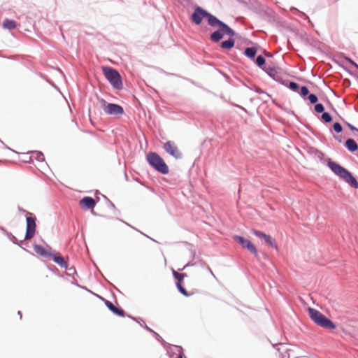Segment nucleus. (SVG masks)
Masks as SVG:
<instances>
[{
    "label": "nucleus",
    "instance_id": "obj_32",
    "mask_svg": "<svg viewBox=\"0 0 358 358\" xmlns=\"http://www.w3.org/2000/svg\"><path fill=\"white\" fill-rule=\"evenodd\" d=\"M178 292L185 296H189L190 294L186 290V289L182 286V283L176 284Z\"/></svg>",
    "mask_w": 358,
    "mask_h": 358
},
{
    "label": "nucleus",
    "instance_id": "obj_8",
    "mask_svg": "<svg viewBox=\"0 0 358 358\" xmlns=\"http://www.w3.org/2000/svg\"><path fill=\"white\" fill-rule=\"evenodd\" d=\"M164 348L170 358H187L184 354L183 348L180 345L166 343Z\"/></svg>",
    "mask_w": 358,
    "mask_h": 358
},
{
    "label": "nucleus",
    "instance_id": "obj_12",
    "mask_svg": "<svg viewBox=\"0 0 358 358\" xmlns=\"http://www.w3.org/2000/svg\"><path fill=\"white\" fill-rule=\"evenodd\" d=\"M99 298L104 302V304L106 307L115 315L120 317H124L125 312L121 307L115 306L111 301L104 299L102 296H99Z\"/></svg>",
    "mask_w": 358,
    "mask_h": 358
},
{
    "label": "nucleus",
    "instance_id": "obj_38",
    "mask_svg": "<svg viewBox=\"0 0 358 358\" xmlns=\"http://www.w3.org/2000/svg\"><path fill=\"white\" fill-rule=\"evenodd\" d=\"M333 129L338 134L342 132L343 127L340 122H336L333 124Z\"/></svg>",
    "mask_w": 358,
    "mask_h": 358
},
{
    "label": "nucleus",
    "instance_id": "obj_50",
    "mask_svg": "<svg viewBox=\"0 0 358 358\" xmlns=\"http://www.w3.org/2000/svg\"><path fill=\"white\" fill-rule=\"evenodd\" d=\"M101 217H106V218H108V219H110V217H108V216H105V215H101Z\"/></svg>",
    "mask_w": 358,
    "mask_h": 358
},
{
    "label": "nucleus",
    "instance_id": "obj_2",
    "mask_svg": "<svg viewBox=\"0 0 358 358\" xmlns=\"http://www.w3.org/2000/svg\"><path fill=\"white\" fill-rule=\"evenodd\" d=\"M308 313L310 318L317 326L330 330L335 329L336 328V324L320 311L313 308H308Z\"/></svg>",
    "mask_w": 358,
    "mask_h": 358
},
{
    "label": "nucleus",
    "instance_id": "obj_21",
    "mask_svg": "<svg viewBox=\"0 0 358 358\" xmlns=\"http://www.w3.org/2000/svg\"><path fill=\"white\" fill-rule=\"evenodd\" d=\"M235 40L234 38L229 37L228 39L223 41L220 43V48L224 50H231L234 47Z\"/></svg>",
    "mask_w": 358,
    "mask_h": 358
},
{
    "label": "nucleus",
    "instance_id": "obj_44",
    "mask_svg": "<svg viewBox=\"0 0 358 358\" xmlns=\"http://www.w3.org/2000/svg\"><path fill=\"white\" fill-rule=\"evenodd\" d=\"M334 138L338 142L342 143V137L341 136L334 135Z\"/></svg>",
    "mask_w": 358,
    "mask_h": 358
},
{
    "label": "nucleus",
    "instance_id": "obj_35",
    "mask_svg": "<svg viewBox=\"0 0 358 358\" xmlns=\"http://www.w3.org/2000/svg\"><path fill=\"white\" fill-rule=\"evenodd\" d=\"M101 196L106 200V201L108 202V205L110 208H113L117 213L116 214H120V210H118L115 204L105 195L103 194H101Z\"/></svg>",
    "mask_w": 358,
    "mask_h": 358
},
{
    "label": "nucleus",
    "instance_id": "obj_54",
    "mask_svg": "<svg viewBox=\"0 0 358 358\" xmlns=\"http://www.w3.org/2000/svg\"><path fill=\"white\" fill-rule=\"evenodd\" d=\"M125 178H126L127 180V178H127V173H125Z\"/></svg>",
    "mask_w": 358,
    "mask_h": 358
},
{
    "label": "nucleus",
    "instance_id": "obj_7",
    "mask_svg": "<svg viewBox=\"0 0 358 358\" xmlns=\"http://www.w3.org/2000/svg\"><path fill=\"white\" fill-rule=\"evenodd\" d=\"M163 149L167 154L176 159H181L182 158V153L180 151L174 141H166L163 145Z\"/></svg>",
    "mask_w": 358,
    "mask_h": 358
},
{
    "label": "nucleus",
    "instance_id": "obj_20",
    "mask_svg": "<svg viewBox=\"0 0 358 358\" xmlns=\"http://www.w3.org/2000/svg\"><path fill=\"white\" fill-rule=\"evenodd\" d=\"M281 84L294 92H298L299 90V85L294 81L284 79Z\"/></svg>",
    "mask_w": 358,
    "mask_h": 358
},
{
    "label": "nucleus",
    "instance_id": "obj_46",
    "mask_svg": "<svg viewBox=\"0 0 358 358\" xmlns=\"http://www.w3.org/2000/svg\"><path fill=\"white\" fill-rule=\"evenodd\" d=\"M256 92H257V93H258V94H262V93H264V91H263L262 89H260V88H259V87H258V88L256 90Z\"/></svg>",
    "mask_w": 358,
    "mask_h": 358
},
{
    "label": "nucleus",
    "instance_id": "obj_37",
    "mask_svg": "<svg viewBox=\"0 0 358 358\" xmlns=\"http://www.w3.org/2000/svg\"><path fill=\"white\" fill-rule=\"evenodd\" d=\"M292 9L295 10L297 13H299V14L300 15V16L303 17L305 20H306L308 21V22L313 27V24L312 22V21L310 20L309 17L303 12L302 11H300L298 9L295 8H293Z\"/></svg>",
    "mask_w": 358,
    "mask_h": 358
},
{
    "label": "nucleus",
    "instance_id": "obj_11",
    "mask_svg": "<svg viewBox=\"0 0 358 358\" xmlns=\"http://www.w3.org/2000/svg\"><path fill=\"white\" fill-rule=\"evenodd\" d=\"M252 233L257 238L263 240L268 245L273 248L278 249L277 245L270 235L257 229H252Z\"/></svg>",
    "mask_w": 358,
    "mask_h": 358
},
{
    "label": "nucleus",
    "instance_id": "obj_4",
    "mask_svg": "<svg viewBox=\"0 0 358 358\" xmlns=\"http://www.w3.org/2000/svg\"><path fill=\"white\" fill-rule=\"evenodd\" d=\"M102 71L105 78L115 90H122L123 83L122 77L116 69L109 66H103Z\"/></svg>",
    "mask_w": 358,
    "mask_h": 358
},
{
    "label": "nucleus",
    "instance_id": "obj_51",
    "mask_svg": "<svg viewBox=\"0 0 358 358\" xmlns=\"http://www.w3.org/2000/svg\"><path fill=\"white\" fill-rule=\"evenodd\" d=\"M6 148L11 150V149L9 147H8V146H6ZM12 151L15 152L13 150H12Z\"/></svg>",
    "mask_w": 358,
    "mask_h": 358
},
{
    "label": "nucleus",
    "instance_id": "obj_22",
    "mask_svg": "<svg viewBox=\"0 0 358 358\" xmlns=\"http://www.w3.org/2000/svg\"><path fill=\"white\" fill-rule=\"evenodd\" d=\"M257 53V49L256 47H248L244 50L243 54L250 59H255Z\"/></svg>",
    "mask_w": 358,
    "mask_h": 358
},
{
    "label": "nucleus",
    "instance_id": "obj_18",
    "mask_svg": "<svg viewBox=\"0 0 358 358\" xmlns=\"http://www.w3.org/2000/svg\"><path fill=\"white\" fill-rule=\"evenodd\" d=\"M345 148L350 152H355L358 150V144L356 142V141L353 138H348L345 143H344Z\"/></svg>",
    "mask_w": 358,
    "mask_h": 358
},
{
    "label": "nucleus",
    "instance_id": "obj_29",
    "mask_svg": "<svg viewBox=\"0 0 358 358\" xmlns=\"http://www.w3.org/2000/svg\"><path fill=\"white\" fill-rule=\"evenodd\" d=\"M128 317H130V318H131L132 320H134L136 321L138 323H139V324H140L141 327H143L144 329H145L148 331H149V332H150V333L152 331V329L151 328H150V327H148V326L145 323V322H144L142 319H140V320H141V322H140V321H138V320H137V318H136V317H134L130 316V315H129Z\"/></svg>",
    "mask_w": 358,
    "mask_h": 358
},
{
    "label": "nucleus",
    "instance_id": "obj_40",
    "mask_svg": "<svg viewBox=\"0 0 358 358\" xmlns=\"http://www.w3.org/2000/svg\"><path fill=\"white\" fill-rule=\"evenodd\" d=\"M66 269L69 271V272L67 273V275H72L73 278L74 279V275H77V272H76L75 267L71 266L69 268L68 266V268H66Z\"/></svg>",
    "mask_w": 358,
    "mask_h": 358
},
{
    "label": "nucleus",
    "instance_id": "obj_9",
    "mask_svg": "<svg viewBox=\"0 0 358 358\" xmlns=\"http://www.w3.org/2000/svg\"><path fill=\"white\" fill-rule=\"evenodd\" d=\"M208 11L201 6H196L191 15L190 19L196 25L201 24L203 18H206Z\"/></svg>",
    "mask_w": 358,
    "mask_h": 358
},
{
    "label": "nucleus",
    "instance_id": "obj_6",
    "mask_svg": "<svg viewBox=\"0 0 358 358\" xmlns=\"http://www.w3.org/2000/svg\"><path fill=\"white\" fill-rule=\"evenodd\" d=\"M102 103V108L105 113L110 115H119L124 113V108L119 104L108 103L103 99H100Z\"/></svg>",
    "mask_w": 358,
    "mask_h": 358
},
{
    "label": "nucleus",
    "instance_id": "obj_41",
    "mask_svg": "<svg viewBox=\"0 0 358 358\" xmlns=\"http://www.w3.org/2000/svg\"><path fill=\"white\" fill-rule=\"evenodd\" d=\"M201 266L203 267H205L206 268V270L210 273V275L212 276H213L214 278H215V274L213 273V271L211 270V268H210V266L208 265H207L205 262H203V263H201Z\"/></svg>",
    "mask_w": 358,
    "mask_h": 358
},
{
    "label": "nucleus",
    "instance_id": "obj_15",
    "mask_svg": "<svg viewBox=\"0 0 358 358\" xmlns=\"http://www.w3.org/2000/svg\"><path fill=\"white\" fill-rule=\"evenodd\" d=\"M224 36V31L223 26H221V27H219L217 30L214 31L210 35V39L213 43H218L223 38Z\"/></svg>",
    "mask_w": 358,
    "mask_h": 358
},
{
    "label": "nucleus",
    "instance_id": "obj_23",
    "mask_svg": "<svg viewBox=\"0 0 358 358\" xmlns=\"http://www.w3.org/2000/svg\"><path fill=\"white\" fill-rule=\"evenodd\" d=\"M2 26L4 29L11 30L16 28L17 22L14 20L5 19L3 21Z\"/></svg>",
    "mask_w": 358,
    "mask_h": 358
},
{
    "label": "nucleus",
    "instance_id": "obj_16",
    "mask_svg": "<svg viewBox=\"0 0 358 358\" xmlns=\"http://www.w3.org/2000/svg\"><path fill=\"white\" fill-rule=\"evenodd\" d=\"M80 204L87 210H92L96 206V201L91 196H84L80 199Z\"/></svg>",
    "mask_w": 358,
    "mask_h": 358
},
{
    "label": "nucleus",
    "instance_id": "obj_53",
    "mask_svg": "<svg viewBox=\"0 0 358 358\" xmlns=\"http://www.w3.org/2000/svg\"><path fill=\"white\" fill-rule=\"evenodd\" d=\"M96 194H101L98 190L96 191Z\"/></svg>",
    "mask_w": 358,
    "mask_h": 358
},
{
    "label": "nucleus",
    "instance_id": "obj_34",
    "mask_svg": "<svg viewBox=\"0 0 358 358\" xmlns=\"http://www.w3.org/2000/svg\"><path fill=\"white\" fill-rule=\"evenodd\" d=\"M314 110L317 113H322L324 112V106L321 103H317L314 106Z\"/></svg>",
    "mask_w": 358,
    "mask_h": 358
},
{
    "label": "nucleus",
    "instance_id": "obj_45",
    "mask_svg": "<svg viewBox=\"0 0 358 358\" xmlns=\"http://www.w3.org/2000/svg\"><path fill=\"white\" fill-rule=\"evenodd\" d=\"M18 208V210H19L20 212H22V213H26V215H27V213H31L30 212H28L27 210H26L23 209V208H21L20 206H18V208Z\"/></svg>",
    "mask_w": 358,
    "mask_h": 358
},
{
    "label": "nucleus",
    "instance_id": "obj_55",
    "mask_svg": "<svg viewBox=\"0 0 358 358\" xmlns=\"http://www.w3.org/2000/svg\"><path fill=\"white\" fill-rule=\"evenodd\" d=\"M0 142H1V143H3V141H2L1 139H0Z\"/></svg>",
    "mask_w": 358,
    "mask_h": 358
},
{
    "label": "nucleus",
    "instance_id": "obj_5",
    "mask_svg": "<svg viewBox=\"0 0 358 358\" xmlns=\"http://www.w3.org/2000/svg\"><path fill=\"white\" fill-rule=\"evenodd\" d=\"M36 231V217L33 213H27L26 215V232L24 239H31Z\"/></svg>",
    "mask_w": 358,
    "mask_h": 358
},
{
    "label": "nucleus",
    "instance_id": "obj_36",
    "mask_svg": "<svg viewBox=\"0 0 358 358\" xmlns=\"http://www.w3.org/2000/svg\"><path fill=\"white\" fill-rule=\"evenodd\" d=\"M307 99L309 101L310 103L315 104L318 101V97L315 94H309L308 95Z\"/></svg>",
    "mask_w": 358,
    "mask_h": 358
},
{
    "label": "nucleus",
    "instance_id": "obj_43",
    "mask_svg": "<svg viewBox=\"0 0 358 358\" xmlns=\"http://www.w3.org/2000/svg\"><path fill=\"white\" fill-rule=\"evenodd\" d=\"M345 124L348 126V127L352 131H358V129L357 127H355L354 125L351 124L350 123L345 122Z\"/></svg>",
    "mask_w": 358,
    "mask_h": 358
},
{
    "label": "nucleus",
    "instance_id": "obj_13",
    "mask_svg": "<svg viewBox=\"0 0 358 358\" xmlns=\"http://www.w3.org/2000/svg\"><path fill=\"white\" fill-rule=\"evenodd\" d=\"M263 71H264L269 77H271L272 79H273L276 82H278L280 84L282 83V80L284 79H283L282 75L280 73H278V71L275 68L271 67V66H267V67H264V69H263Z\"/></svg>",
    "mask_w": 358,
    "mask_h": 358
},
{
    "label": "nucleus",
    "instance_id": "obj_56",
    "mask_svg": "<svg viewBox=\"0 0 358 358\" xmlns=\"http://www.w3.org/2000/svg\"><path fill=\"white\" fill-rule=\"evenodd\" d=\"M356 132H357V133H358V131H357Z\"/></svg>",
    "mask_w": 358,
    "mask_h": 358
},
{
    "label": "nucleus",
    "instance_id": "obj_14",
    "mask_svg": "<svg viewBox=\"0 0 358 358\" xmlns=\"http://www.w3.org/2000/svg\"><path fill=\"white\" fill-rule=\"evenodd\" d=\"M34 250L36 253L38 254L39 255L42 256L45 258H51L53 256L54 252H52L51 251L45 249L43 246L38 245V244H34L33 245Z\"/></svg>",
    "mask_w": 358,
    "mask_h": 358
},
{
    "label": "nucleus",
    "instance_id": "obj_39",
    "mask_svg": "<svg viewBox=\"0 0 358 358\" xmlns=\"http://www.w3.org/2000/svg\"><path fill=\"white\" fill-rule=\"evenodd\" d=\"M151 334H152L153 336L155 338L156 340H157L159 342H161L164 346L166 345V343L159 334L155 332L154 330H152Z\"/></svg>",
    "mask_w": 358,
    "mask_h": 358
},
{
    "label": "nucleus",
    "instance_id": "obj_17",
    "mask_svg": "<svg viewBox=\"0 0 358 358\" xmlns=\"http://www.w3.org/2000/svg\"><path fill=\"white\" fill-rule=\"evenodd\" d=\"M206 19L208 20V23L211 27H221L224 24V22L219 20L216 16L208 12L206 15Z\"/></svg>",
    "mask_w": 358,
    "mask_h": 358
},
{
    "label": "nucleus",
    "instance_id": "obj_24",
    "mask_svg": "<svg viewBox=\"0 0 358 358\" xmlns=\"http://www.w3.org/2000/svg\"><path fill=\"white\" fill-rule=\"evenodd\" d=\"M172 273L174 279L176 280V284L182 283L184 278L187 277L186 273H179L174 269L172 270Z\"/></svg>",
    "mask_w": 358,
    "mask_h": 358
},
{
    "label": "nucleus",
    "instance_id": "obj_33",
    "mask_svg": "<svg viewBox=\"0 0 358 358\" xmlns=\"http://www.w3.org/2000/svg\"><path fill=\"white\" fill-rule=\"evenodd\" d=\"M299 90H300V91L298 92L299 93L300 96L302 97H305L310 94L308 87H306L305 85L299 87Z\"/></svg>",
    "mask_w": 358,
    "mask_h": 358
},
{
    "label": "nucleus",
    "instance_id": "obj_42",
    "mask_svg": "<svg viewBox=\"0 0 358 358\" xmlns=\"http://www.w3.org/2000/svg\"><path fill=\"white\" fill-rule=\"evenodd\" d=\"M347 62L350 64L352 66L358 69V64L350 57L346 58Z\"/></svg>",
    "mask_w": 358,
    "mask_h": 358
},
{
    "label": "nucleus",
    "instance_id": "obj_49",
    "mask_svg": "<svg viewBox=\"0 0 358 358\" xmlns=\"http://www.w3.org/2000/svg\"><path fill=\"white\" fill-rule=\"evenodd\" d=\"M72 284L76 285V286H78V287H80L78 283H76V282H72Z\"/></svg>",
    "mask_w": 358,
    "mask_h": 358
},
{
    "label": "nucleus",
    "instance_id": "obj_52",
    "mask_svg": "<svg viewBox=\"0 0 358 358\" xmlns=\"http://www.w3.org/2000/svg\"><path fill=\"white\" fill-rule=\"evenodd\" d=\"M189 265V264H186L185 266H184V267L182 268V269L185 268L187 266H188Z\"/></svg>",
    "mask_w": 358,
    "mask_h": 358
},
{
    "label": "nucleus",
    "instance_id": "obj_3",
    "mask_svg": "<svg viewBox=\"0 0 358 358\" xmlns=\"http://www.w3.org/2000/svg\"><path fill=\"white\" fill-rule=\"evenodd\" d=\"M148 164L161 174L166 175L169 172V169L164 159L155 152H151L147 155Z\"/></svg>",
    "mask_w": 358,
    "mask_h": 358
},
{
    "label": "nucleus",
    "instance_id": "obj_27",
    "mask_svg": "<svg viewBox=\"0 0 358 358\" xmlns=\"http://www.w3.org/2000/svg\"><path fill=\"white\" fill-rule=\"evenodd\" d=\"M255 64L258 67L261 68L262 70H263V69H264V67H266L265 66L266 59L262 55H258L256 57Z\"/></svg>",
    "mask_w": 358,
    "mask_h": 358
},
{
    "label": "nucleus",
    "instance_id": "obj_26",
    "mask_svg": "<svg viewBox=\"0 0 358 358\" xmlns=\"http://www.w3.org/2000/svg\"><path fill=\"white\" fill-rule=\"evenodd\" d=\"M1 230L8 237V238L10 241H11L14 244H17L18 245H20V244L18 242L17 238L14 235H13L10 232L7 231L4 228H1Z\"/></svg>",
    "mask_w": 358,
    "mask_h": 358
},
{
    "label": "nucleus",
    "instance_id": "obj_28",
    "mask_svg": "<svg viewBox=\"0 0 358 358\" xmlns=\"http://www.w3.org/2000/svg\"><path fill=\"white\" fill-rule=\"evenodd\" d=\"M321 120L324 123H329L333 120V117L329 112L324 111V113H322Z\"/></svg>",
    "mask_w": 358,
    "mask_h": 358
},
{
    "label": "nucleus",
    "instance_id": "obj_30",
    "mask_svg": "<svg viewBox=\"0 0 358 358\" xmlns=\"http://www.w3.org/2000/svg\"><path fill=\"white\" fill-rule=\"evenodd\" d=\"M31 153L35 155L34 157L37 161L41 162L45 161V157H44L43 153L42 152L31 151Z\"/></svg>",
    "mask_w": 358,
    "mask_h": 358
},
{
    "label": "nucleus",
    "instance_id": "obj_10",
    "mask_svg": "<svg viewBox=\"0 0 358 358\" xmlns=\"http://www.w3.org/2000/svg\"><path fill=\"white\" fill-rule=\"evenodd\" d=\"M234 239L243 248L248 250L255 257L258 255L257 250L250 240L238 235L234 236Z\"/></svg>",
    "mask_w": 358,
    "mask_h": 358
},
{
    "label": "nucleus",
    "instance_id": "obj_1",
    "mask_svg": "<svg viewBox=\"0 0 358 358\" xmlns=\"http://www.w3.org/2000/svg\"><path fill=\"white\" fill-rule=\"evenodd\" d=\"M327 166L330 170L340 178L343 179L345 182L349 184L352 187L358 189V182L351 172L344 168L337 162L328 159L327 162Z\"/></svg>",
    "mask_w": 358,
    "mask_h": 358
},
{
    "label": "nucleus",
    "instance_id": "obj_31",
    "mask_svg": "<svg viewBox=\"0 0 358 358\" xmlns=\"http://www.w3.org/2000/svg\"><path fill=\"white\" fill-rule=\"evenodd\" d=\"M117 220H118L119 221L124 223L126 225L130 227L131 228L134 229V230L140 232L141 234H143V236H146L147 238H150V240H152V241H155L156 242V241L153 238H152L151 237H150L149 236L146 235L145 234H144L143 232L141 231L140 230H138V229H136V227L131 226L130 224L127 223V222L124 221L123 220L120 219V218H117Z\"/></svg>",
    "mask_w": 358,
    "mask_h": 358
},
{
    "label": "nucleus",
    "instance_id": "obj_19",
    "mask_svg": "<svg viewBox=\"0 0 358 358\" xmlns=\"http://www.w3.org/2000/svg\"><path fill=\"white\" fill-rule=\"evenodd\" d=\"M51 259L55 264H58L61 268H64L65 269L68 268V262L61 255H57L56 254L54 253Z\"/></svg>",
    "mask_w": 358,
    "mask_h": 358
},
{
    "label": "nucleus",
    "instance_id": "obj_48",
    "mask_svg": "<svg viewBox=\"0 0 358 358\" xmlns=\"http://www.w3.org/2000/svg\"><path fill=\"white\" fill-rule=\"evenodd\" d=\"M92 210V215H96H96H98V214H97V213H96L93 209H92V210Z\"/></svg>",
    "mask_w": 358,
    "mask_h": 358
},
{
    "label": "nucleus",
    "instance_id": "obj_25",
    "mask_svg": "<svg viewBox=\"0 0 358 358\" xmlns=\"http://www.w3.org/2000/svg\"><path fill=\"white\" fill-rule=\"evenodd\" d=\"M222 26L224 31V35H227L229 36V37L233 38L237 34L236 32L225 22Z\"/></svg>",
    "mask_w": 358,
    "mask_h": 358
},
{
    "label": "nucleus",
    "instance_id": "obj_47",
    "mask_svg": "<svg viewBox=\"0 0 358 358\" xmlns=\"http://www.w3.org/2000/svg\"><path fill=\"white\" fill-rule=\"evenodd\" d=\"M17 314H18V315H20V319H22V312H21L20 310H19V311L17 312Z\"/></svg>",
    "mask_w": 358,
    "mask_h": 358
}]
</instances>
